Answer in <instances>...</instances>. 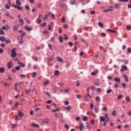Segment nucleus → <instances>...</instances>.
<instances>
[{
    "label": "nucleus",
    "instance_id": "obj_56",
    "mask_svg": "<svg viewBox=\"0 0 131 131\" xmlns=\"http://www.w3.org/2000/svg\"><path fill=\"white\" fill-rule=\"evenodd\" d=\"M20 77H22L23 78H25V77H26V75H25L24 74H20Z\"/></svg>",
    "mask_w": 131,
    "mask_h": 131
},
{
    "label": "nucleus",
    "instance_id": "obj_8",
    "mask_svg": "<svg viewBox=\"0 0 131 131\" xmlns=\"http://www.w3.org/2000/svg\"><path fill=\"white\" fill-rule=\"evenodd\" d=\"M31 125L32 126H33V127H37V128L39 127V125L37 124L32 123Z\"/></svg>",
    "mask_w": 131,
    "mask_h": 131
},
{
    "label": "nucleus",
    "instance_id": "obj_15",
    "mask_svg": "<svg viewBox=\"0 0 131 131\" xmlns=\"http://www.w3.org/2000/svg\"><path fill=\"white\" fill-rule=\"evenodd\" d=\"M91 91H92V92H95L96 91V86H91Z\"/></svg>",
    "mask_w": 131,
    "mask_h": 131
},
{
    "label": "nucleus",
    "instance_id": "obj_40",
    "mask_svg": "<svg viewBox=\"0 0 131 131\" xmlns=\"http://www.w3.org/2000/svg\"><path fill=\"white\" fill-rule=\"evenodd\" d=\"M91 75H92V76H95V75H97V73H96V72H92L91 73Z\"/></svg>",
    "mask_w": 131,
    "mask_h": 131
},
{
    "label": "nucleus",
    "instance_id": "obj_53",
    "mask_svg": "<svg viewBox=\"0 0 131 131\" xmlns=\"http://www.w3.org/2000/svg\"><path fill=\"white\" fill-rule=\"evenodd\" d=\"M38 18H39V19H41L42 18V14H39V15H38Z\"/></svg>",
    "mask_w": 131,
    "mask_h": 131
},
{
    "label": "nucleus",
    "instance_id": "obj_42",
    "mask_svg": "<svg viewBox=\"0 0 131 131\" xmlns=\"http://www.w3.org/2000/svg\"><path fill=\"white\" fill-rule=\"evenodd\" d=\"M44 121H45V122L47 124H48V123H49V119H48V118H46V119H45V120H44Z\"/></svg>",
    "mask_w": 131,
    "mask_h": 131
},
{
    "label": "nucleus",
    "instance_id": "obj_17",
    "mask_svg": "<svg viewBox=\"0 0 131 131\" xmlns=\"http://www.w3.org/2000/svg\"><path fill=\"white\" fill-rule=\"evenodd\" d=\"M120 7H121V5L120 4H116L115 5V8L116 9H120Z\"/></svg>",
    "mask_w": 131,
    "mask_h": 131
},
{
    "label": "nucleus",
    "instance_id": "obj_49",
    "mask_svg": "<svg viewBox=\"0 0 131 131\" xmlns=\"http://www.w3.org/2000/svg\"><path fill=\"white\" fill-rule=\"evenodd\" d=\"M64 127L67 129H69V128H70L69 126L68 125H67V124L64 125Z\"/></svg>",
    "mask_w": 131,
    "mask_h": 131
},
{
    "label": "nucleus",
    "instance_id": "obj_7",
    "mask_svg": "<svg viewBox=\"0 0 131 131\" xmlns=\"http://www.w3.org/2000/svg\"><path fill=\"white\" fill-rule=\"evenodd\" d=\"M79 126H80V130L82 131L83 130V123H80L79 124Z\"/></svg>",
    "mask_w": 131,
    "mask_h": 131
},
{
    "label": "nucleus",
    "instance_id": "obj_57",
    "mask_svg": "<svg viewBox=\"0 0 131 131\" xmlns=\"http://www.w3.org/2000/svg\"><path fill=\"white\" fill-rule=\"evenodd\" d=\"M76 3V0H73L71 3V5H75V3Z\"/></svg>",
    "mask_w": 131,
    "mask_h": 131
},
{
    "label": "nucleus",
    "instance_id": "obj_28",
    "mask_svg": "<svg viewBox=\"0 0 131 131\" xmlns=\"http://www.w3.org/2000/svg\"><path fill=\"white\" fill-rule=\"evenodd\" d=\"M85 97L86 98L87 100H89V99H91V95L90 94H86Z\"/></svg>",
    "mask_w": 131,
    "mask_h": 131
},
{
    "label": "nucleus",
    "instance_id": "obj_50",
    "mask_svg": "<svg viewBox=\"0 0 131 131\" xmlns=\"http://www.w3.org/2000/svg\"><path fill=\"white\" fill-rule=\"evenodd\" d=\"M122 98V95L120 94L118 96L117 99L118 100H120V99H121Z\"/></svg>",
    "mask_w": 131,
    "mask_h": 131
},
{
    "label": "nucleus",
    "instance_id": "obj_64",
    "mask_svg": "<svg viewBox=\"0 0 131 131\" xmlns=\"http://www.w3.org/2000/svg\"><path fill=\"white\" fill-rule=\"evenodd\" d=\"M12 73H16V69H14V68L12 69Z\"/></svg>",
    "mask_w": 131,
    "mask_h": 131
},
{
    "label": "nucleus",
    "instance_id": "obj_58",
    "mask_svg": "<svg viewBox=\"0 0 131 131\" xmlns=\"http://www.w3.org/2000/svg\"><path fill=\"white\" fill-rule=\"evenodd\" d=\"M15 70H17V71H19V70H20V67L19 66L16 67Z\"/></svg>",
    "mask_w": 131,
    "mask_h": 131
},
{
    "label": "nucleus",
    "instance_id": "obj_16",
    "mask_svg": "<svg viewBox=\"0 0 131 131\" xmlns=\"http://www.w3.org/2000/svg\"><path fill=\"white\" fill-rule=\"evenodd\" d=\"M36 22L38 24H40V23H41V20L40 18H37L36 19Z\"/></svg>",
    "mask_w": 131,
    "mask_h": 131
},
{
    "label": "nucleus",
    "instance_id": "obj_45",
    "mask_svg": "<svg viewBox=\"0 0 131 131\" xmlns=\"http://www.w3.org/2000/svg\"><path fill=\"white\" fill-rule=\"evenodd\" d=\"M43 34H47V35L49 34V31H47V30H45L43 32Z\"/></svg>",
    "mask_w": 131,
    "mask_h": 131
},
{
    "label": "nucleus",
    "instance_id": "obj_9",
    "mask_svg": "<svg viewBox=\"0 0 131 131\" xmlns=\"http://www.w3.org/2000/svg\"><path fill=\"white\" fill-rule=\"evenodd\" d=\"M1 41H6V38L3 36L0 37Z\"/></svg>",
    "mask_w": 131,
    "mask_h": 131
},
{
    "label": "nucleus",
    "instance_id": "obj_27",
    "mask_svg": "<svg viewBox=\"0 0 131 131\" xmlns=\"http://www.w3.org/2000/svg\"><path fill=\"white\" fill-rule=\"evenodd\" d=\"M5 34V31H4L2 29H0V35H4Z\"/></svg>",
    "mask_w": 131,
    "mask_h": 131
},
{
    "label": "nucleus",
    "instance_id": "obj_39",
    "mask_svg": "<svg viewBox=\"0 0 131 131\" xmlns=\"http://www.w3.org/2000/svg\"><path fill=\"white\" fill-rule=\"evenodd\" d=\"M31 76L32 77H35V76H36V73L35 72L32 73Z\"/></svg>",
    "mask_w": 131,
    "mask_h": 131
},
{
    "label": "nucleus",
    "instance_id": "obj_1",
    "mask_svg": "<svg viewBox=\"0 0 131 131\" xmlns=\"http://www.w3.org/2000/svg\"><path fill=\"white\" fill-rule=\"evenodd\" d=\"M105 117L101 116L100 117V121L102 122V121H104V122H107L109 120V117H108V114H105L104 115Z\"/></svg>",
    "mask_w": 131,
    "mask_h": 131
},
{
    "label": "nucleus",
    "instance_id": "obj_4",
    "mask_svg": "<svg viewBox=\"0 0 131 131\" xmlns=\"http://www.w3.org/2000/svg\"><path fill=\"white\" fill-rule=\"evenodd\" d=\"M11 7H13V8H14V9H17V10H18V11H21L22 10V7H20V6H17V5H11Z\"/></svg>",
    "mask_w": 131,
    "mask_h": 131
},
{
    "label": "nucleus",
    "instance_id": "obj_5",
    "mask_svg": "<svg viewBox=\"0 0 131 131\" xmlns=\"http://www.w3.org/2000/svg\"><path fill=\"white\" fill-rule=\"evenodd\" d=\"M24 29H25V30H27V31H32V28H31V27H29L27 26H26L24 27Z\"/></svg>",
    "mask_w": 131,
    "mask_h": 131
},
{
    "label": "nucleus",
    "instance_id": "obj_32",
    "mask_svg": "<svg viewBox=\"0 0 131 131\" xmlns=\"http://www.w3.org/2000/svg\"><path fill=\"white\" fill-rule=\"evenodd\" d=\"M121 67L124 70H127V67L126 66H123Z\"/></svg>",
    "mask_w": 131,
    "mask_h": 131
},
{
    "label": "nucleus",
    "instance_id": "obj_37",
    "mask_svg": "<svg viewBox=\"0 0 131 131\" xmlns=\"http://www.w3.org/2000/svg\"><path fill=\"white\" fill-rule=\"evenodd\" d=\"M65 110H71V106H68L67 107H65Z\"/></svg>",
    "mask_w": 131,
    "mask_h": 131
},
{
    "label": "nucleus",
    "instance_id": "obj_35",
    "mask_svg": "<svg viewBox=\"0 0 131 131\" xmlns=\"http://www.w3.org/2000/svg\"><path fill=\"white\" fill-rule=\"evenodd\" d=\"M5 41L6 43H11L12 42V41H11L10 39H6Z\"/></svg>",
    "mask_w": 131,
    "mask_h": 131
},
{
    "label": "nucleus",
    "instance_id": "obj_34",
    "mask_svg": "<svg viewBox=\"0 0 131 131\" xmlns=\"http://www.w3.org/2000/svg\"><path fill=\"white\" fill-rule=\"evenodd\" d=\"M10 8V5L8 4L5 5V8L7 9V10H9Z\"/></svg>",
    "mask_w": 131,
    "mask_h": 131
},
{
    "label": "nucleus",
    "instance_id": "obj_38",
    "mask_svg": "<svg viewBox=\"0 0 131 131\" xmlns=\"http://www.w3.org/2000/svg\"><path fill=\"white\" fill-rule=\"evenodd\" d=\"M16 48H13L11 50V53H17L16 52Z\"/></svg>",
    "mask_w": 131,
    "mask_h": 131
},
{
    "label": "nucleus",
    "instance_id": "obj_26",
    "mask_svg": "<svg viewBox=\"0 0 131 131\" xmlns=\"http://www.w3.org/2000/svg\"><path fill=\"white\" fill-rule=\"evenodd\" d=\"M107 31H109V32H113V33L116 32V31H114V30H111L110 29H107Z\"/></svg>",
    "mask_w": 131,
    "mask_h": 131
},
{
    "label": "nucleus",
    "instance_id": "obj_12",
    "mask_svg": "<svg viewBox=\"0 0 131 131\" xmlns=\"http://www.w3.org/2000/svg\"><path fill=\"white\" fill-rule=\"evenodd\" d=\"M17 56V53H11V57L12 58H15Z\"/></svg>",
    "mask_w": 131,
    "mask_h": 131
},
{
    "label": "nucleus",
    "instance_id": "obj_11",
    "mask_svg": "<svg viewBox=\"0 0 131 131\" xmlns=\"http://www.w3.org/2000/svg\"><path fill=\"white\" fill-rule=\"evenodd\" d=\"M59 74H60V72L58 70H56L54 72V75H55V76H57L59 75Z\"/></svg>",
    "mask_w": 131,
    "mask_h": 131
},
{
    "label": "nucleus",
    "instance_id": "obj_24",
    "mask_svg": "<svg viewBox=\"0 0 131 131\" xmlns=\"http://www.w3.org/2000/svg\"><path fill=\"white\" fill-rule=\"evenodd\" d=\"M98 26H99V27H101V28L104 27V25H103V24H102V23H98Z\"/></svg>",
    "mask_w": 131,
    "mask_h": 131
},
{
    "label": "nucleus",
    "instance_id": "obj_41",
    "mask_svg": "<svg viewBox=\"0 0 131 131\" xmlns=\"http://www.w3.org/2000/svg\"><path fill=\"white\" fill-rule=\"evenodd\" d=\"M60 108H56V110H52V112H56L57 111H59Z\"/></svg>",
    "mask_w": 131,
    "mask_h": 131
},
{
    "label": "nucleus",
    "instance_id": "obj_18",
    "mask_svg": "<svg viewBox=\"0 0 131 131\" xmlns=\"http://www.w3.org/2000/svg\"><path fill=\"white\" fill-rule=\"evenodd\" d=\"M125 101H126L127 102H130V98H129V97H128V96L126 97V98H125Z\"/></svg>",
    "mask_w": 131,
    "mask_h": 131
},
{
    "label": "nucleus",
    "instance_id": "obj_13",
    "mask_svg": "<svg viewBox=\"0 0 131 131\" xmlns=\"http://www.w3.org/2000/svg\"><path fill=\"white\" fill-rule=\"evenodd\" d=\"M18 83H16L14 85V89L15 90V92H18Z\"/></svg>",
    "mask_w": 131,
    "mask_h": 131
},
{
    "label": "nucleus",
    "instance_id": "obj_51",
    "mask_svg": "<svg viewBox=\"0 0 131 131\" xmlns=\"http://www.w3.org/2000/svg\"><path fill=\"white\" fill-rule=\"evenodd\" d=\"M126 28L127 30H130L131 27H130V26H127Z\"/></svg>",
    "mask_w": 131,
    "mask_h": 131
},
{
    "label": "nucleus",
    "instance_id": "obj_36",
    "mask_svg": "<svg viewBox=\"0 0 131 131\" xmlns=\"http://www.w3.org/2000/svg\"><path fill=\"white\" fill-rule=\"evenodd\" d=\"M17 7L21 6V2L19 1L16 2Z\"/></svg>",
    "mask_w": 131,
    "mask_h": 131
},
{
    "label": "nucleus",
    "instance_id": "obj_47",
    "mask_svg": "<svg viewBox=\"0 0 131 131\" xmlns=\"http://www.w3.org/2000/svg\"><path fill=\"white\" fill-rule=\"evenodd\" d=\"M18 106H19V102H16V103L14 104V106L15 108H17V107H18Z\"/></svg>",
    "mask_w": 131,
    "mask_h": 131
},
{
    "label": "nucleus",
    "instance_id": "obj_62",
    "mask_svg": "<svg viewBox=\"0 0 131 131\" xmlns=\"http://www.w3.org/2000/svg\"><path fill=\"white\" fill-rule=\"evenodd\" d=\"M5 86H8V88H9V86H10V84H8L7 82H5Z\"/></svg>",
    "mask_w": 131,
    "mask_h": 131
},
{
    "label": "nucleus",
    "instance_id": "obj_19",
    "mask_svg": "<svg viewBox=\"0 0 131 131\" xmlns=\"http://www.w3.org/2000/svg\"><path fill=\"white\" fill-rule=\"evenodd\" d=\"M94 112H88V115H90V116H92V115H94Z\"/></svg>",
    "mask_w": 131,
    "mask_h": 131
},
{
    "label": "nucleus",
    "instance_id": "obj_31",
    "mask_svg": "<svg viewBox=\"0 0 131 131\" xmlns=\"http://www.w3.org/2000/svg\"><path fill=\"white\" fill-rule=\"evenodd\" d=\"M95 100H96V101H97L98 102H99V101H101V98H100L99 96H97L95 98Z\"/></svg>",
    "mask_w": 131,
    "mask_h": 131
},
{
    "label": "nucleus",
    "instance_id": "obj_23",
    "mask_svg": "<svg viewBox=\"0 0 131 131\" xmlns=\"http://www.w3.org/2000/svg\"><path fill=\"white\" fill-rule=\"evenodd\" d=\"M19 23H20V24L21 25H23V24H24V20H23V19H22L21 18H19Z\"/></svg>",
    "mask_w": 131,
    "mask_h": 131
},
{
    "label": "nucleus",
    "instance_id": "obj_3",
    "mask_svg": "<svg viewBox=\"0 0 131 131\" xmlns=\"http://www.w3.org/2000/svg\"><path fill=\"white\" fill-rule=\"evenodd\" d=\"M13 62H12V61H10L7 63V68H8V69H11V68L13 67Z\"/></svg>",
    "mask_w": 131,
    "mask_h": 131
},
{
    "label": "nucleus",
    "instance_id": "obj_61",
    "mask_svg": "<svg viewBox=\"0 0 131 131\" xmlns=\"http://www.w3.org/2000/svg\"><path fill=\"white\" fill-rule=\"evenodd\" d=\"M51 29H52V25H51L48 26V30H51Z\"/></svg>",
    "mask_w": 131,
    "mask_h": 131
},
{
    "label": "nucleus",
    "instance_id": "obj_20",
    "mask_svg": "<svg viewBox=\"0 0 131 131\" xmlns=\"http://www.w3.org/2000/svg\"><path fill=\"white\" fill-rule=\"evenodd\" d=\"M4 72H5V68H0V73H4Z\"/></svg>",
    "mask_w": 131,
    "mask_h": 131
},
{
    "label": "nucleus",
    "instance_id": "obj_63",
    "mask_svg": "<svg viewBox=\"0 0 131 131\" xmlns=\"http://www.w3.org/2000/svg\"><path fill=\"white\" fill-rule=\"evenodd\" d=\"M127 51L128 52V53H129V54H131V49H130V48H127Z\"/></svg>",
    "mask_w": 131,
    "mask_h": 131
},
{
    "label": "nucleus",
    "instance_id": "obj_59",
    "mask_svg": "<svg viewBox=\"0 0 131 131\" xmlns=\"http://www.w3.org/2000/svg\"><path fill=\"white\" fill-rule=\"evenodd\" d=\"M52 47H53V45H52L51 44L48 45V48H49V49H50V50H52Z\"/></svg>",
    "mask_w": 131,
    "mask_h": 131
},
{
    "label": "nucleus",
    "instance_id": "obj_55",
    "mask_svg": "<svg viewBox=\"0 0 131 131\" xmlns=\"http://www.w3.org/2000/svg\"><path fill=\"white\" fill-rule=\"evenodd\" d=\"M33 60H34V61H36V62H37V61H38L37 57H36L35 56H33Z\"/></svg>",
    "mask_w": 131,
    "mask_h": 131
},
{
    "label": "nucleus",
    "instance_id": "obj_2",
    "mask_svg": "<svg viewBox=\"0 0 131 131\" xmlns=\"http://www.w3.org/2000/svg\"><path fill=\"white\" fill-rule=\"evenodd\" d=\"M112 11H113V7L110 6L108 7V9H104L103 12L104 13H108V12H111Z\"/></svg>",
    "mask_w": 131,
    "mask_h": 131
},
{
    "label": "nucleus",
    "instance_id": "obj_25",
    "mask_svg": "<svg viewBox=\"0 0 131 131\" xmlns=\"http://www.w3.org/2000/svg\"><path fill=\"white\" fill-rule=\"evenodd\" d=\"M17 127V124H12V128L14 129V128H16Z\"/></svg>",
    "mask_w": 131,
    "mask_h": 131
},
{
    "label": "nucleus",
    "instance_id": "obj_30",
    "mask_svg": "<svg viewBox=\"0 0 131 131\" xmlns=\"http://www.w3.org/2000/svg\"><path fill=\"white\" fill-rule=\"evenodd\" d=\"M50 83V81L49 80H47L46 81L43 82L44 85H48Z\"/></svg>",
    "mask_w": 131,
    "mask_h": 131
},
{
    "label": "nucleus",
    "instance_id": "obj_29",
    "mask_svg": "<svg viewBox=\"0 0 131 131\" xmlns=\"http://www.w3.org/2000/svg\"><path fill=\"white\" fill-rule=\"evenodd\" d=\"M83 121H86L88 120V117L85 116L82 117Z\"/></svg>",
    "mask_w": 131,
    "mask_h": 131
},
{
    "label": "nucleus",
    "instance_id": "obj_21",
    "mask_svg": "<svg viewBox=\"0 0 131 131\" xmlns=\"http://www.w3.org/2000/svg\"><path fill=\"white\" fill-rule=\"evenodd\" d=\"M18 26H19V25H18V26L15 25V26H13V30L14 31H16V30H18Z\"/></svg>",
    "mask_w": 131,
    "mask_h": 131
},
{
    "label": "nucleus",
    "instance_id": "obj_33",
    "mask_svg": "<svg viewBox=\"0 0 131 131\" xmlns=\"http://www.w3.org/2000/svg\"><path fill=\"white\" fill-rule=\"evenodd\" d=\"M23 115H24L23 113L22 112L18 113V116H19V117H23Z\"/></svg>",
    "mask_w": 131,
    "mask_h": 131
},
{
    "label": "nucleus",
    "instance_id": "obj_48",
    "mask_svg": "<svg viewBox=\"0 0 131 131\" xmlns=\"http://www.w3.org/2000/svg\"><path fill=\"white\" fill-rule=\"evenodd\" d=\"M90 107L91 110H93V109H94V103H91Z\"/></svg>",
    "mask_w": 131,
    "mask_h": 131
},
{
    "label": "nucleus",
    "instance_id": "obj_6",
    "mask_svg": "<svg viewBox=\"0 0 131 131\" xmlns=\"http://www.w3.org/2000/svg\"><path fill=\"white\" fill-rule=\"evenodd\" d=\"M123 77L125 78V81H126V82H129V80H128V77L126 75L124 74Z\"/></svg>",
    "mask_w": 131,
    "mask_h": 131
},
{
    "label": "nucleus",
    "instance_id": "obj_54",
    "mask_svg": "<svg viewBox=\"0 0 131 131\" xmlns=\"http://www.w3.org/2000/svg\"><path fill=\"white\" fill-rule=\"evenodd\" d=\"M30 90H27L26 91V95H29V93H30Z\"/></svg>",
    "mask_w": 131,
    "mask_h": 131
},
{
    "label": "nucleus",
    "instance_id": "obj_44",
    "mask_svg": "<svg viewBox=\"0 0 131 131\" xmlns=\"http://www.w3.org/2000/svg\"><path fill=\"white\" fill-rule=\"evenodd\" d=\"M90 123H91V124H92L93 125H95V120H91Z\"/></svg>",
    "mask_w": 131,
    "mask_h": 131
},
{
    "label": "nucleus",
    "instance_id": "obj_60",
    "mask_svg": "<svg viewBox=\"0 0 131 131\" xmlns=\"http://www.w3.org/2000/svg\"><path fill=\"white\" fill-rule=\"evenodd\" d=\"M64 104L65 105H69V101H68V100H66L64 101Z\"/></svg>",
    "mask_w": 131,
    "mask_h": 131
},
{
    "label": "nucleus",
    "instance_id": "obj_46",
    "mask_svg": "<svg viewBox=\"0 0 131 131\" xmlns=\"http://www.w3.org/2000/svg\"><path fill=\"white\" fill-rule=\"evenodd\" d=\"M46 25H47V23H44L43 24H41L40 25V26H41V27H45V26H46Z\"/></svg>",
    "mask_w": 131,
    "mask_h": 131
},
{
    "label": "nucleus",
    "instance_id": "obj_43",
    "mask_svg": "<svg viewBox=\"0 0 131 131\" xmlns=\"http://www.w3.org/2000/svg\"><path fill=\"white\" fill-rule=\"evenodd\" d=\"M58 62H63V59L61 57H58Z\"/></svg>",
    "mask_w": 131,
    "mask_h": 131
},
{
    "label": "nucleus",
    "instance_id": "obj_52",
    "mask_svg": "<svg viewBox=\"0 0 131 131\" xmlns=\"http://www.w3.org/2000/svg\"><path fill=\"white\" fill-rule=\"evenodd\" d=\"M115 114H116V112L115 111H113L112 113V115H113V116H115Z\"/></svg>",
    "mask_w": 131,
    "mask_h": 131
},
{
    "label": "nucleus",
    "instance_id": "obj_22",
    "mask_svg": "<svg viewBox=\"0 0 131 131\" xmlns=\"http://www.w3.org/2000/svg\"><path fill=\"white\" fill-rule=\"evenodd\" d=\"M18 64L20 65V66H21L23 68L25 67V64H24V63H21L19 61H18Z\"/></svg>",
    "mask_w": 131,
    "mask_h": 131
},
{
    "label": "nucleus",
    "instance_id": "obj_14",
    "mask_svg": "<svg viewBox=\"0 0 131 131\" xmlns=\"http://www.w3.org/2000/svg\"><path fill=\"white\" fill-rule=\"evenodd\" d=\"M58 40L59 42H61V43L63 42V37L60 36L59 37Z\"/></svg>",
    "mask_w": 131,
    "mask_h": 131
},
{
    "label": "nucleus",
    "instance_id": "obj_10",
    "mask_svg": "<svg viewBox=\"0 0 131 131\" xmlns=\"http://www.w3.org/2000/svg\"><path fill=\"white\" fill-rule=\"evenodd\" d=\"M115 81L116 82H120V78H119L118 77H115L114 79Z\"/></svg>",
    "mask_w": 131,
    "mask_h": 131
}]
</instances>
